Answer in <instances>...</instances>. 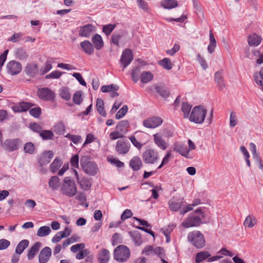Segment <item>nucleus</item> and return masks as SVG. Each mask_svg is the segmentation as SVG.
I'll return each mask as SVG.
<instances>
[{
  "label": "nucleus",
  "mask_w": 263,
  "mask_h": 263,
  "mask_svg": "<svg viewBox=\"0 0 263 263\" xmlns=\"http://www.w3.org/2000/svg\"><path fill=\"white\" fill-rule=\"evenodd\" d=\"M205 218V215L200 209H197L191 213L182 222L181 226L184 228L197 227L202 224V220Z\"/></svg>",
  "instance_id": "nucleus-1"
},
{
  "label": "nucleus",
  "mask_w": 263,
  "mask_h": 263,
  "mask_svg": "<svg viewBox=\"0 0 263 263\" xmlns=\"http://www.w3.org/2000/svg\"><path fill=\"white\" fill-rule=\"evenodd\" d=\"M61 191L63 195L68 197H72L74 196L77 192V189L74 181L70 179L69 177L64 178L61 188Z\"/></svg>",
  "instance_id": "nucleus-2"
},
{
  "label": "nucleus",
  "mask_w": 263,
  "mask_h": 263,
  "mask_svg": "<svg viewBox=\"0 0 263 263\" xmlns=\"http://www.w3.org/2000/svg\"><path fill=\"white\" fill-rule=\"evenodd\" d=\"M206 112V109L204 107L201 106H195L190 115L189 119L191 122L201 124L204 120Z\"/></svg>",
  "instance_id": "nucleus-3"
},
{
  "label": "nucleus",
  "mask_w": 263,
  "mask_h": 263,
  "mask_svg": "<svg viewBox=\"0 0 263 263\" xmlns=\"http://www.w3.org/2000/svg\"><path fill=\"white\" fill-rule=\"evenodd\" d=\"M187 239L197 249H201L205 246L204 237L199 231H193L189 233Z\"/></svg>",
  "instance_id": "nucleus-4"
},
{
  "label": "nucleus",
  "mask_w": 263,
  "mask_h": 263,
  "mask_svg": "<svg viewBox=\"0 0 263 263\" xmlns=\"http://www.w3.org/2000/svg\"><path fill=\"white\" fill-rule=\"evenodd\" d=\"M80 163L85 173L91 175H95L98 170L96 163L93 161L89 160L88 156H82L80 160Z\"/></svg>",
  "instance_id": "nucleus-5"
},
{
  "label": "nucleus",
  "mask_w": 263,
  "mask_h": 263,
  "mask_svg": "<svg viewBox=\"0 0 263 263\" xmlns=\"http://www.w3.org/2000/svg\"><path fill=\"white\" fill-rule=\"evenodd\" d=\"M143 161L147 164H155L159 159L158 152L151 148L146 149L142 153Z\"/></svg>",
  "instance_id": "nucleus-6"
},
{
  "label": "nucleus",
  "mask_w": 263,
  "mask_h": 263,
  "mask_svg": "<svg viewBox=\"0 0 263 263\" xmlns=\"http://www.w3.org/2000/svg\"><path fill=\"white\" fill-rule=\"evenodd\" d=\"M53 157V153L51 151L43 152L38 158V162L40 168L39 172L42 174H45L47 172V168L44 166L48 164Z\"/></svg>",
  "instance_id": "nucleus-7"
},
{
  "label": "nucleus",
  "mask_w": 263,
  "mask_h": 263,
  "mask_svg": "<svg viewBox=\"0 0 263 263\" xmlns=\"http://www.w3.org/2000/svg\"><path fill=\"white\" fill-rule=\"evenodd\" d=\"M130 253V250L127 247L120 245L114 251V258L118 261L123 262L128 259Z\"/></svg>",
  "instance_id": "nucleus-8"
},
{
  "label": "nucleus",
  "mask_w": 263,
  "mask_h": 263,
  "mask_svg": "<svg viewBox=\"0 0 263 263\" xmlns=\"http://www.w3.org/2000/svg\"><path fill=\"white\" fill-rule=\"evenodd\" d=\"M163 119L158 116L149 117L143 121V125L147 128H155L160 126L163 123Z\"/></svg>",
  "instance_id": "nucleus-9"
},
{
  "label": "nucleus",
  "mask_w": 263,
  "mask_h": 263,
  "mask_svg": "<svg viewBox=\"0 0 263 263\" xmlns=\"http://www.w3.org/2000/svg\"><path fill=\"white\" fill-rule=\"evenodd\" d=\"M134 55L132 51L129 49H126L123 51L120 60L121 66L124 70L133 61Z\"/></svg>",
  "instance_id": "nucleus-10"
},
{
  "label": "nucleus",
  "mask_w": 263,
  "mask_h": 263,
  "mask_svg": "<svg viewBox=\"0 0 263 263\" xmlns=\"http://www.w3.org/2000/svg\"><path fill=\"white\" fill-rule=\"evenodd\" d=\"M130 144L125 140H119L117 141L116 145V151L120 155H125L129 151Z\"/></svg>",
  "instance_id": "nucleus-11"
},
{
  "label": "nucleus",
  "mask_w": 263,
  "mask_h": 263,
  "mask_svg": "<svg viewBox=\"0 0 263 263\" xmlns=\"http://www.w3.org/2000/svg\"><path fill=\"white\" fill-rule=\"evenodd\" d=\"M95 27L92 24H87L80 27L79 31L80 36L89 37L90 35L95 31Z\"/></svg>",
  "instance_id": "nucleus-12"
},
{
  "label": "nucleus",
  "mask_w": 263,
  "mask_h": 263,
  "mask_svg": "<svg viewBox=\"0 0 263 263\" xmlns=\"http://www.w3.org/2000/svg\"><path fill=\"white\" fill-rule=\"evenodd\" d=\"M37 95L40 99L46 100H51L54 97V92L47 88L39 89Z\"/></svg>",
  "instance_id": "nucleus-13"
},
{
  "label": "nucleus",
  "mask_w": 263,
  "mask_h": 263,
  "mask_svg": "<svg viewBox=\"0 0 263 263\" xmlns=\"http://www.w3.org/2000/svg\"><path fill=\"white\" fill-rule=\"evenodd\" d=\"M154 141L155 144L160 149L165 150L168 147L167 143L163 139L160 133H157L153 135Z\"/></svg>",
  "instance_id": "nucleus-14"
},
{
  "label": "nucleus",
  "mask_w": 263,
  "mask_h": 263,
  "mask_svg": "<svg viewBox=\"0 0 263 263\" xmlns=\"http://www.w3.org/2000/svg\"><path fill=\"white\" fill-rule=\"evenodd\" d=\"M51 255V249L48 247L43 248L40 252L39 259L40 263H46Z\"/></svg>",
  "instance_id": "nucleus-15"
},
{
  "label": "nucleus",
  "mask_w": 263,
  "mask_h": 263,
  "mask_svg": "<svg viewBox=\"0 0 263 263\" xmlns=\"http://www.w3.org/2000/svg\"><path fill=\"white\" fill-rule=\"evenodd\" d=\"M174 150L186 158H191L189 156L190 150H188L186 146L183 144L177 143H175Z\"/></svg>",
  "instance_id": "nucleus-16"
},
{
  "label": "nucleus",
  "mask_w": 263,
  "mask_h": 263,
  "mask_svg": "<svg viewBox=\"0 0 263 263\" xmlns=\"http://www.w3.org/2000/svg\"><path fill=\"white\" fill-rule=\"evenodd\" d=\"M215 81L219 90H222L226 87L223 78V71L222 70H219L215 73Z\"/></svg>",
  "instance_id": "nucleus-17"
},
{
  "label": "nucleus",
  "mask_w": 263,
  "mask_h": 263,
  "mask_svg": "<svg viewBox=\"0 0 263 263\" xmlns=\"http://www.w3.org/2000/svg\"><path fill=\"white\" fill-rule=\"evenodd\" d=\"M110 257L108 250L105 249L100 250L98 254V260L100 263H107Z\"/></svg>",
  "instance_id": "nucleus-18"
},
{
  "label": "nucleus",
  "mask_w": 263,
  "mask_h": 263,
  "mask_svg": "<svg viewBox=\"0 0 263 263\" xmlns=\"http://www.w3.org/2000/svg\"><path fill=\"white\" fill-rule=\"evenodd\" d=\"M129 166L134 171H139L142 166V162L138 156L134 157L129 161Z\"/></svg>",
  "instance_id": "nucleus-19"
},
{
  "label": "nucleus",
  "mask_w": 263,
  "mask_h": 263,
  "mask_svg": "<svg viewBox=\"0 0 263 263\" xmlns=\"http://www.w3.org/2000/svg\"><path fill=\"white\" fill-rule=\"evenodd\" d=\"M80 46L85 53L91 55L94 52V47L89 41L86 40L80 43Z\"/></svg>",
  "instance_id": "nucleus-20"
},
{
  "label": "nucleus",
  "mask_w": 263,
  "mask_h": 263,
  "mask_svg": "<svg viewBox=\"0 0 263 263\" xmlns=\"http://www.w3.org/2000/svg\"><path fill=\"white\" fill-rule=\"evenodd\" d=\"M41 247V243L40 242H36L29 250L27 254V257L29 260L32 259L37 254Z\"/></svg>",
  "instance_id": "nucleus-21"
},
{
  "label": "nucleus",
  "mask_w": 263,
  "mask_h": 263,
  "mask_svg": "<svg viewBox=\"0 0 263 263\" xmlns=\"http://www.w3.org/2000/svg\"><path fill=\"white\" fill-rule=\"evenodd\" d=\"M92 42L97 50H100L104 46V42L101 36L95 34L92 37Z\"/></svg>",
  "instance_id": "nucleus-22"
},
{
  "label": "nucleus",
  "mask_w": 263,
  "mask_h": 263,
  "mask_svg": "<svg viewBox=\"0 0 263 263\" xmlns=\"http://www.w3.org/2000/svg\"><path fill=\"white\" fill-rule=\"evenodd\" d=\"M49 187L52 191L57 190L60 186V180L57 176L51 177L48 182Z\"/></svg>",
  "instance_id": "nucleus-23"
},
{
  "label": "nucleus",
  "mask_w": 263,
  "mask_h": 263,
  "mask_svg": "<svg viewBox=\"0 0 263 263\" xmlns=\"http://www.w3.org/2000/svg\"><path fill=\"white\" fill-rule=\"evenodd\" d=\"M2 145L6 149L12 151L16 148V141L15 140L8 139Z\"/></svg>",
  "instance_id": "nucleus-24"
},
{
  "label": "nucleus",
  "mask_w": 263,
  "mask_h": 263,
  "mask_svg": "<svg viewBox=\"0 0 263 263\" xmlns=\"http://www.w3.org/2000/svg\"><path fill=\"white\" fill-rule=\"evenodd\" d=\"M7 72L11 76L16 74V62L14 60L9 62L6 66Z\"/></svg>",
  "instance_id": "nucleus-25"
},
{
  "label": "nucleus",
  "mask_w": 263,
  "mask_h": 263,
  "mask_svg": "<svg viewBox=\"0 0 263 263\" xmlns=\"http://www.w3.org/2000/svg\"><path fill=\"white\" fill-rule=\"evenodd\" d=\"M256 218L253 215H249L246 217L243 224L245 227L252 228L256 224Z\"/></svg>",
  "instance_id": "nucleus-26"
},
{
  "label": "nucleus",
  "mask_w": 263,
  "mask_h": 263,
  "mask_svg": "<svg viewBox=\"0 0 263 263\" xmlns=\"http://www.w3.org/2000/svg\"><path fill=\"white\" fill-rule=\"evenodd\" d=\"M216 46V41L212 31H210V44L208 47V50L210 53H213Z\"/></svg>",
  "instance_id": "nucleus-27"
},
{
  "label": "nucleus",
  "mask_w": 263,
  "mask_h": 263,
  "mask_svg": "<svg viewBox=\"0 0 263 263\" xmlns=\"http://www.w3.org/2000/svg\"><path fill=\"white\" fill-rule=\"evenodd\" d=\"M261 37L256 34H253L248 37V42L250 46H258L261 42Z\"/></svg>",
  "instance_id": "nucleus-28"
},
{
  "label": "nucleus",
  "mask_w": 263,
  "mask_h": 263,
  "mask_svg": "<svg viewBox=\"0 0 263 263\" xmlns=\"http://www.w3.org/2000/svg\"><path fill=\"white\" fill-rule=\"evenodd\" d=\"M128 127V121L127 120H122L117 124L116 129L124 134L127 131Z\"/></svg>",
  "instance_id": "nucleus-29"
},
{
  "label": "nucleus",
  "mask_w": 263,
  "mask_h": 263,
  "mask_svg": "<svg viewBox=\"0 0 263 263\" xmlns=\"http://www.w3.org/2000/svg\"><path fill=\"white\" fill-rule=\"evenodd\" d=\"M211 256L208 251H202L197 253L195 257V262L199 263Z\"/></svg>",
  "instance_id": "nucleus-30"
},
{
  "label": "nucleus",
  "mask_w": 263,
  "mask_h": 263,
  "mask_svg": "<svg viewBox=\"0 0 263 263\" xmlns=\"http://www.w3.org/2000/svg\"><path fill=\"white\" fill-rule=\"evenodd\" d=\"M161 6L165 9H172L178 6V3L175 0H163L161 3Z\"/></svg>",
  "instance_id": "nucleus-31"
},
{
  "label": "nucleus",
  "mask_w": 263,
  "mask_h": 263,
  "mask_svg": "<svg viewBox=\"0 0 263 263\" xmlns=\"http://www.w3.org/2000/svg\"><path fill=\"white\" fill-rule=\"evenodd\" d=\"M254 79L257 84L263 86V66L259 72L254 73Z\"/></svg>",
  "instance_id": "nucleus-32"
},
{
  "label": "nucleus",
  "mask_w": 263,
  "mask_h": 263,
  "mask_svg": "<svg viewBox=\"0 0 263 263\" xmlns=\"http://www.w3.org/2000/svg\"><path fill=\"white\" fill-rule=\"evenodd\" d=\"M26 71L28 74L34 76L38 72V67L36 64H28L26 67Z\"/></svg>",
  "instance_id": "nucleus-33"
},
{
  "label": "nucleus",
  "mask_w": 263,
  "mask_h": 263,
  "mask_svg": "<svg viewBox=\"0 0 263 263\" xmlns=\"http://www.w3.org/2000/svg\"><path fill=\"white\" fill-rule=\"evenodd\" d=\"M62 165V162L59 158H56L52 163L50 164V171L54 173Z\"/></svg>",
  "instance_id": "nucleus-34"
},
{
  "label": "nucleus",
  "mask_w": 263,
  "mask_h": 263,
  "mask_svg": "<svg viewBox=\"0 0 263 263\" xmlns=\"http://www.w3.org/2000/svg\"><path fill=\"white\" fill-rule=\"evenodd\" d=\"M169 209L173 211H178L182 208V202H177L173 200H170L168 202Z\"/></svg>",
  "instance_id": "nucleus-35"
},
{
  "label": "nucleus",
  "mask_w": 263,
  "mask_h": 263,
  "mask_svg": "<svg viewBox=\"0 0 263 263\" xmlns=\"http://www.w3.org/2000/svg\"><path fill=\"white\" fill-rule=\"evenodd\" d=\"M96 107L98 112L103 117H105L106 113L104 108V102L101 99H98L96 102Z\"/></svg>",
  "instance_id": "nucleus-36"
},
{
  "label": "nucleus",
  "mask_w": 263,
  "mask_h": 263,
  "mask_svg": "<svg viewBox=\"0 0 263 263\" xmlns=\"http://www.w3.org/2000/svg\"><path fill=\"white\" fill-rule=\"evenodd\" d=\"M29 244V240L24 239L21 240L17 244V254H21L28 247Z\"/></svg>",
  "instance_id": "nucleus-37"
},
{
  "label": "nucleus",
  "mask_w": 263,
  "mask_h": 263,
  "mask_svg": "<svg viewBox=\"0 0 263 263\" xmlns=\"http://www.w3.org/2000/svg\"><path fill=\"white\" fill-rule=\"evenodd\" d=\"M33 106L32 104L28 102H20L18 105H17V112L26 111Z\"/></svg>",
  "instance_id": "nucleus-38"
},
{
  "label": "nucleus",
  "mask_w": 263,
  "mask_h": 263,
  "mask_svg": "<svg viewBox=\"0 0 263 263\" xmlns=\"http://www.w3.org/2000/svg\"><path fill=\"white\" fill-rule=\"evenodd\" d=\"M78 182L80 184L81 188L85 191L90 189L91 186V183L90 181L85 178H82L79 180Z\"/></svg>",
  "instance_id": "nucleus-39"
},
{
  "label": "nucleus",
  "mask_w": 263,
  "mask_h": 263,
  "mask_svg": "<svg viewBox=\"0 0 263 263\" xmlns=\"http://www.w3.org/2000/svg\"><path fill=\"white\" fill-rule=\"evenodd\" d=\"M51 229L49 227L42 226L40 227L37 232V235L39 237H44L50 234Z\"/></svg>",
  "instance_id": "nucleus-40"
},
{
  "label": "nucleus",
  "mask_w": 263,
  "mask_h": 263,
  "mask_svg": "<svg viewBox=\"0 0 263 263\" xmlns=\"http://www.w3.org/2000/svg\"><path fill=\"white\" fill-rule=\"evenodd\" d=\"M153 74L150 72H143L141 75V81L143 83H148L153 80Z\"/></svg>",
  "instance_id": "nucleus-41"
},
{
  "label": "nucleus",
  "mask_w": 263,
  "mask_h": 263,
  "mask_svg": "<svg viewBox=\"0 0 263 263\" xmlns=\"http://www.w3.org/2000/svg\"><path fill=\"white\" fill-rule=\"evenodd\" d=\"M53 130L58 134H63L65 130L64 124L62 122L57 123L53 127Z\"/></svg>",
  "instance_id": "nucleus-42"
},
{
  "label": "nucleus",
  "mask_w": 263,
  "mask_h": 263,
  "mask_svg": "<svg viewBox=\"0 0 263 263\" xmlns=\"http://www.w3.org/2000/svg\"><path fill=\"white\" fill-rule=\"evenodd\" d=\"M159 64L166 70H170L173 65L170 59L165 58L159 61Z\"/></svg>",
  "instance_id": "nucleus-43"
},
{
  "label": "nucleus",
  "mask_w": 263,
  "mask_h": 263,
  "mask_svg": "<svg viewBox=\"0 0 263 263\" xmlns=\"http://www.w3.org/2000/svg\"><path fill=\"white\" fill-rule=\"evenodd\" d=\"M119 87L118 85L115 84H111L109 85H104L101 87V91L103 92H111L112 91H117L119 89Z\"/></svg>",
  "instance_id": "nucleus-44"
},
{
  "label": "nucleus",
  "mask_w": 263,
  "mask_h": 263,
  "mask_svg": "<svg viewBox=\"0 0 263 263\" xmlns=\"http://www.w3.org/2000/svg\"><path fill=\"white\" fill-rule=\"evenodd\" d=\"M40 135L44 140L51 139L54 136L53 132L49 130H42Z\"/></svg>",
  "instance_id": "nucleus-45"
},
{
  "label": "nucleus",
  "mask_w": 263,
  "mask_h": 263,
  "mask_svg": "<svg viewBox=\"0 0 263 263\" xmlns=\"http://www.w3.org/2000/svg\"><path fill=\"white\" fill-rule=\"evenodd\" d=\"M60 96L63 99L66 100H69L71 98V95L67 88L63 87L60 90Z\"/></svg>",
  "instance_id": "nucleus-46"
},
{
  "label": "nucleus",
  "mask_w": 263,
  "mask_h": 263,
  "mask_svg": "<svg viewBox=\"0 0 263 263\" xmlns=\"http://www.w3.org/2000/svg\"><path fill=\"white\" fill-rule=\"evenodd\" d=\"M28 57V54L26 51L23 48L17 50V59L21 61H26Z\"/></svg>",
  "instance_id": "nucleus-47"
},
{
  "label": "nucleus",
  "mask_w": 263,
  "mask_h": 263,
  "mask_svg": "<svg viewBox=\"0 0 263 263\" xmlns=\"http://www.w3.org/2000/svg\"><path fill=\"white\" fill-rule=\"evenodd\" d=\"M192 106L190 105L187 103H183L182 104L181 110L183 112L184 117L187 118L189 116V113L191 111Z\"/></svg>",
  "instance_id": "nucleus-48"
},
{
  "label": "nucleus",
  "mask_w": 263,
  "mask_h": 263,
  "mask_svg": "<svg viewBox=\"0 0 263 263\" xmlns=\"http://www.w3.org/2000/svg\"><path fill=\"white\" fill-rule=\"evenodd\" d=\"M82 94L81 91H78L74 93L72 100L76 104L80 105L82 102Z\"/></svg>",
  "instance_id": "nucleus-49"
},
{
  "label": "nucleus",
  "mask_w": 263,
  "mask_h": 263,
  "mask_svg": "<svg viewBox=\"0 0 263 263\" xmlns=\"http://www.w3.org/2000/svg\"><path fill=\"white\" fill-rule=\"evenodd\" d=\"M155 89L157 90V92L162 97H166L169 95L168 90L166 88L163 86H156L155 87Z\"/></svg>",
  "instance_id": "nucleus-50"
},
{
  "label": "nucleus",
  "mask_w": 263,
  "mask_h": 263,
  "mask_svg": "<svg viewBox=\"0 0 263 263\" xmlns=\"http://www.w3.org/2000/svg\"><path fill=\"white\" fill-rule=\"evenodd\" d=\"M238 123L237 117L236 114L232 111L230 116V126L231 127H235Z\"/></svg>",
  "instance_id": "nucleus-51"
},
{
  "label": "nucleus",
  "mask_w": 263,
  "mask_h": 263,
  "mask_svg": "<svg viewBox=\"0 0 263 263\" xmlns=\"http://www.w3.org/2000/svg\"><path fill=\"white\" fill-rule=\"evenodd\" d=\"M24 149L25 153L32 154L33 153L35 148L32 143L28 142L25 144Z\"/></svg>",
  "instance_id": "nucleus-52"
},
{
  "label": "nucleus",
  "mask_w": 263,
  "mask_h": 263,
  "mask_svg": "<svg viewBox=\"0 0 263 263\" xmlns=\"http://www.w3.org/2000/svg\"><path fill=\"white\" fill-rule=\"evenodd\" d=\"M128 110V107L126 105H124L116 114V118L120 119L123 117L126 114Z\"/></svg>",
  "instance_id": "nucleus-53"
},
{
  "label": "nucleus",
  "mask_w": 263,
  "mask_h": 263,
  "mask_svg": "<svg viewBox=\"0 0 263 263\" xmlns=\"http://www.w3.org/2000/svg\"><path fill=\"white\" fill-rule=\"evenodd\" d=\"M116 27V25L108 24L103 27V32L106 35H109Z\"/></svg>",
  "instance_id": "nucleus-54"
},
{
  "label": "nucleus",
  "mask_w": 263,
  "mask_h": 263,
  "mask_svg": "<svg viewBox=\"0 0 263 263\" xmlns=\"http://www.w3.org/2000/svg\"><path fill=\"white\" fill-rule=\"evenodd\" d=\"M174 225L169 226L167 228H163L161 231L164 235L166 237V241L168 242L170 241V235L173 229H174Z\"/></svg>",
  "instance_id": "nucleus-55"
},
{
  "label": "nucleus",
  "mask_w": 263,
  "mask_h": 263,
  "mask_svg": "<svg viewBox=\"0 0 263 263\" xmlns=\"http://www.w3.org/2000/svg\"><path fill=\"white\" fill-rule=\"evenodd\" d=\"M29 113L32 116L38 118L41 114V109L39 106L32 108L29 110Z\"/></svg>",
  "instance_id": "nucleus-56"
},
{
  "label": "nucleus",
  "mask_w": 263,
  "mask_h": 263,
  "mask_svg": "<svg viewBox=\"0 0 263 263\" xmlns=\"http://www.w3.org/2000/svg\"><path fill=\"white\" fill-rule=\"evenodd\" d=\"M51 68H52V65H51L50 62L47 61L45 63L44 66L41 68V69L40 70V74H44L45 73L48 72L50 70H51Z\"/></svg>",
  "instance_id": "nucleus-57"
},
{
  "label": "nucleus",
  "mask_w": 263,
  "mask_h": 263,
  "mask_svg": "<svg viewBox=\"0 0 263 263\" xmlns=\"http://www.w3.org/2000/svg\"><path fill=\"white\" fill-rule=\"evenodd\" d=\"M129 139L132 144L138 149H140L143 146V144L139 142L135 136H131L129 137Z\"/></svg>",
  "instance_id": "nucleus-58"
},
{
  "label": "nucleus",
  "mask_w": 263,
  "mask_h": 263,
  "mask_svg": "<svg viewBox=\"0 0 263 263\" xmlns=\"http://www.w3.org/2000/svg\"><path fill=\"white\" fill-rule=\"evenodd\" d=\"M180 46L178 44H175L171 49L167 50L166 53L169 55H174L175 53L180 50Z\"/></svg>",
  "instance_id": "nucleus-59"
},
{
  "label": "nucleus",
  "mask_w": 263,
  "mask_h": 263,
  "mask_svg": "<svg viewBox=\"0 0 263 263\" xmlns=\"http://www.w3.org/2000/svg\"><path fill=\"white\" fill-rule=\"evenodd\" d=\"M123 137V134L118 130H117V131L111 132L109 134L110 139L113 140L117 139L118 138H122Z\"/></svg>",
  "instance_id": "nucleus-60"
},
{
  "label": "nucleus",
  "mask_w": 263,
  "mask_h": 263,
  "mask_svg": "<svg viewBox=\"0 0 263 263\" xmlns=\"http://www.w3.org/2000/svg\"><path fill=\"white\" fill-rule=\"evenodd\" d=\"M62 73L59 71H54L45 76L46 79H59Z\"/></svg>",
  "instance_id": "nucleus-61"
},
{
  "label": "nucleus",
  "mask_w": 263,
  "mask_h": 263,
  "mask_svg": "<svg viewBox=\"0 0 263 263\" xmlns=\"http://www.w3.org/2000/svg\"><path fill=\"white\" fill-rule=\"evenodd\" d=\"M162 133H160L162 134V136H163L166 138H170L173 136L174 133L173 131L170 129L167 128H163L161 130Z\"/></svg>",
  "instance_id": "nucleus-62"
},
{
  "label": "nucleus",
  "mask_w": 263,
  "mask_h": 263,
  "mask_svg": "<svg viewBox=\"0 0 263 263\" xmlns=\"http://www.w3.org/2000/svg\"><path fill=\"white\" fill-rule=\"evenodd\" d=\"M197 60L201 66L204 70H205L208 68V64L204 59L201 56L200 54H198L197 55Z\"/></svg>",
  "instance_id": "nucleus-63"
},
{
  "label": "nucleus",
  "mask_w": 263,
  "mask_h": 263,
  "mask_svg": "<svg viewBox=\"0 0 263 263\" xmlns=\"http://www.w3.org/2000/svg\"><path fill=\"white\" fill-rule=\"evenodd\" d=\"M85 244L83 243H78L71 246L70 250L72 252H77L78 251L83 250L85 248Z\"/></svg>",
  "instance_id": "nucleus-64"
}]
</instances>
